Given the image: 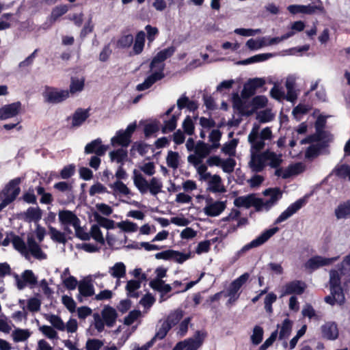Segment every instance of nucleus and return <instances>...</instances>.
Returning a JSON list of instances; mask_svg holds the SVG:
<instances>
[{
	"label": "nucleus",
	"instance_id": "1",
	"mask_svg": "<svg viewBox=\"0 0 350 350\" xmlns=\"http://www.w3.org/2000/svg\"><path fill=\"white\" fill-rule=\"evenodd\" d=\"M175 50L176 49L174 46H170L157 53L155 57L152 59L150 67L151 69L157 68H158V70L148 76L143 83L137 85L136 89L138 91H144L148 89L155 82L164 77V64H163V62L168 57H170L174 53Z\"/></svg>",
	"mask_w": 350,
	"mask_h": 350
},
{
	"label": "nucleus",
	"instance_id": "2",
	"mask_svg": "<svg viewBox=\"0 0 350 350\" xmlns=\"http://www.w3.org/2000/svg\"><path fill=\"white\" fill-rule=\"evenodd\" d=\"M12 243L14 249L27 260L31 256L40 260L46 258V254L31 235L27 236V243L18 236H14Z\"/></svg>",
	"mask_w": 350,
	"mask_h": 350
},
{
	"label": "nucleus",
	"instance_id": "3",
	"mask_svg": "<svg viewBox=\"0 0 350 350\" xmlns=\"http://www.w3.org/2000/svg\"><path fill=\"white\" fill-rule=\"evenodd\" d=\"M329 288L343 291L341 285L347 286L350 283V254L344 257L338 265V269H332L329 272Z\"/></svg>",
	"mask_w": 350,
	"mask_h": 350
},
{
	"label": "nucleus",
	"instance_id": "4",
	"mask_svg": "<svg viewBox=\"0 0 350 350\" xmlns=\"http://www.w3.org/2000/svg\"><path fill=\"white\" fill-rule=\"evenodd\" d=\"M273 137L272 131L269 127H265L260 131V125L254 124L247 136V141L250 145V150H262L266 145V142L271 141Z\"/></svg>",
	"mask_w": 350,
	"mask_h": 350
},
{
	"label": "nucleus",
	"instance_id": "5",
	"mask_svg": "<svg viewBox=\"0 0 350 350\" xmlns=\"http://www.w3.org/2000/svg\"><path fill=\"white\" fill-rule=\"evenodd\" d=\"M20 183V178L13 179L9 182L4 189L0 193V200H1L0 203V211L12 202L18 196L21 191L18 186Z\"/></svg>",
	"mask_w": 350,
	"mask_h": 350
},
{
	"label": "nucleus",
	"instance_id": "6",
	"mask_svg": "<svg viewBox=\"0 0 350 350\" xmlns=\"http://www.w3.org/2000/svg\"><path fill=\"white\" fill-rule=\"evenodd\" d=\"M249 278L250 274L245 273L230 284L225 295L226 297H229L228 303L232 304L238 299L239 297V290L241 286L247 282Z\"/></svg>",
	"mask_w": 350,
	"mask_h": 350
},
{
	"label": "nucleus",
	"instance_id": "7",
	"mask_svg": "<svg viewBox=\"0 0 350 350\" xmlns=\"http://www.w3.org/2000/svg\"><path fill=\"white\" fill-rule=\"evenodd\" d=\"M205 334L198 331L193 338L178 342L172 350H197L202 344Z\"/></svg>",
	"mask_w": 350,
	"mask_h": 350
},
{
	"label": "nucleus",
	"instance_id": "8",
	"mask_svg": "<svg viewBox=\"0 0 350 350\" xmlns=\"http://www.w3.org/2000/svg\"><path fill=\"white\" fill-rule=\"evenodd\" d=\"M250 160L248 166L254 172H260L266 167L265 151L250 150Z\"/></svg>",
	"mask_w": 350,
	"mask_h": 350
},
{
	"label": "nucleus",
	"instance_id": "9",
	"mask_svg": "<svg viewBox=\"0 0 350 350\" xmlns=\"http://www.w3.org/2000/svg\"><path fill=\"white\" fill-rule=\"evenodd\" d=\"M206 203L203 211L210 217L219 215L226 208V201H213L211 198H206Z\"/></svg>",
	"mask_w": 350,
	"mask_h": 350
},
{
	"label": "nucleus",
	"instance_id": "10",
	"mask_svg": "<svg viewBox=\"0 0 350 350\" xmlns=\"http://www.w3.org/2000/svg\"><path fill=\"white\" fill-rule=\"evenodd\" d=\"M263 194L265 196H269V199L264 200L261 198V204H260V211L269 210L273 204L282 198V193L279 188H270L266 189Z\"/></svg>",
	"mask_w": 350,
	"mask_h": 350
},
{
	"label": "nucleus",
	"instance_id": "11",
	"mask_svg": "<svg viewBox=\"0 0 350 350\" xmlns=\"http://www.w3.org/2000/svg\"><path fill=\"white\" fill-rule=\"evenodd\" d=\"M278 230L279 228L278 227H275L265 230L256 239L251 241L250 243L243 246V248L241 250L240 252H245L252 248L257 247L262 245L266 241H267L273 235H274Z\"/></svg>",
	"mask_w": 350,
	"mask_h": 350
},
{
	"label": "nucleus",
	"instance_id": "12",
	"mask_svg": "<svg viewBox=\"0 0 350 350\" xmlns=\"http://www.w3.org/2000/svg\"><path fill=\"white\" fill-rule=\"evenodd\" d=\"M339 257L325 258L316 256L310 258L304 265L306 269L315 270L321 267L332 265L338 260Z\"/></svg>",
	"mask_w": 350,
	"mask_h": 350
},
{
	"label": "nucleus",
	"instance_id": "13",
	"mask_svg": "<svg viewBox=\"0 0 350 350\" xmlns=\"http://www.w3.org/2000/svg\"><path fill=\"white\" fill-rule=\"evenodd\" d=\"M203 181L206 183V190L210 192L222 193L226 191L222 179L218 174H210L209 176Z\"/></svg>",
	"mask_w": 350,
	"mask_h": 350
},
{
	"label": "nucleus",
	"instance_id": "14",
	"mask_svg": "<svg viewBox=\"0 0 350 350\" xmlns=\"http://www.w3.org/2000/svg\"><path fill=\"white\" fill-rule=\"evenodd\" d=\"M260 203L261 198H256L253 194L239 196L234 200V204L237 207L249 208L252 206H254L258 211H260Z\"/></svg>",
	"mask_w": 350,
	"mask_h": 350
},
{
	"label": "nucleus",
	"instance_id": "15",
	"mask_svg": "<svg viewBox=\"0 0 350 350\" xmlns=\"http://www.w3.org/2000/svg\"><path fill=\"white\" fill-rule=\"evenodd\" d=\"M333 136L329 132L325 131H317L314 135H310L301 140V144L311 143L314 142H320L322 147H325L329 143L332 142Z\"/></svg>",
	"mask_w": 350,
	"mask_h": 350
},
{
	"label": "nucleus",
	"instance_id": "16",
	"mask_svg": "<svg viewBox=\"0 0 350 350\" xmlns=\"http://www.w3.org/2000/svg\"><path fill=\"white\" fill-rule=\"evenodd\" d=\"M14 278L18 289H23L26 284L34 286L37 284L38 280L36 276L31 270H25L21 275V278L17 275H14Z\"/></svg>",
	"mask_w": 350,
	"mask_h": 350
},
{
	"label": "nucleus",
	"instance_id": "17",
	"mask_svg": "<svg viewBox=\"0 0 350 350\" xmlns=\"http://www.w3.org/2000/svg\"><path fill=\"white\" fill-rule=\"evenodd\" d=\"M44 98L47 102L57 103L66 100L69 96L68 90H57L48 88L44 93Z\"/></svg>",
	"mask_w": 350,
	"mask_h": 350
},
{
	"label": "nucleus",
	"instance_id": "18",
	"mask_svg": "<svg viewBox=\"0 0 350 350\" xmlns=\"http://www.w3.org/2000/svg\"><path fill=\"white\" fill-rule=\"evenodd\" d=\"M306 201L305 199L301 198L299 199L292 204H291L284 211H283L280 216L276 219L275 224L281 223L289 217H291L293 215L297 213L302 206H304L306 204Z\"/></svg>",
	"mask_w": 350,
	"mask_h": 350
},
{
	"label": "nucleus",
	"instance_id": "19",
	"mask_svg": "<svg viewBox=\"0 0 350 350\" xmlns=\"http://www.w3.org/2000/svg\"><path fill=\"white\" fill-rule=\"evenodd\" d=\"M187 161L191 164L196 169L197 174L199 175V180L203 181L211 174L208 172L207 164H204L202 160L198 159L196 157L188 156Z\"/></svg>",
	"mask_w": 350,
	"mask_h": 350
},
{
	"label": "nucleus",
	"instance_id": "20",
	"mask_svg": "<svg viewBox=\"0 0 350 350\" xmlns=\"http://www.w3.org/2000/svg\"><path fill=\"white\" fill-rule=\"evenodd\" d=\"M108 273L111 277L116 280L115 288H117L120 285V279L126 276V265L122 262H116L109 268Z\"/></svg>",
	"mask_w": 350,
	"mask_h": 350
},
{
	"label": "nucleus",
	"instance_id": "21",
	"mask_svg": "<svg viewBox=\"0 0 350 350\" xmlns=\"http://www.w3.org/2000/svg\"><path fill=\"white\" fill-rule=\"evenodd\" d=\"M58 218L59 223L65 227L68 226L74 227L77 226V223H80L77 216L68 210H60L58 213Z\"/></svg>",
	"mask_w": 350,
	"mask_h": 350
},
{
	"label": "nucleus",
	"instance_id": "22",
	"mask_svg": "<svg viewBox=\"0 0 350 350\" xmlns=\"http://www.w3.org/2000/svg\"><path fill=\"white\" fill-rule=\"evenodd\" d=\"M21 109V103L15 102L0 109V120H6L17 116Z\"/></svg>",
	"mask_w": 350,
	"mask_h": 350
},
{
	"label": "nucleus",
	"instance_id": "23",
	"mask_svg": "<svg viewBox=\"0 0 350 350\" xmlns=\"http://www.w3.org/2000/svg\"><path fill=\"white\" fill-rule=\"evenodd\" d=\"M107 149L108 146L102 144V140L98 138L85 146V152L86 154L94 153L97 156H103L105 154Z\"/></svg>",
	"mask_w": 350,
	"mask_h": 350
},
{
	"label": "nucleus",
	"instance_id": "24",
	"mask_svg": "<svg viewBox=\"0 0 350 350\" xmlns=\"http://www.w3.org/2000/svg\"><path fill=\"white\" fill-rule=\"evenodd\" d=\"M306 288V284L304 282L295 280L285 284L282 295L284 296L293 293L301 295L304 292Z\"/></svg>",
	"mask_w": 350,
	"mask_h": 350
},
{
	"label": "nucleus",
	"instance_id": "25",
	"mask_svg": "<svg viewBox=\"0 0 350 350\" xmlns=\"http://www.w3.org/2000/svg\"><path fill=\"white\" fill-rule=\"evenodd\" d=\"M133 180L134 185L137 187V189L142 194H144L148 191L149 182L137 169H135L133 171Z\"/></svg>",
	"mask_w": 350,
	"mask_h": 350
},
{
	"label": "nucleus",
	"instance_id": "26",
	"mask_svg": "<svg viewBox=\"0 0 350 350\" xmlns=\"http://www.w3.org/2000/svg\"><path fill=\"white\" fill-rule=\"evenodd\" d=\"M322 336L330 340H336L338 336L337 325L334 322H326L321 327Z\"/></svg>",
	"mask_w": 350,
	"mask_h": 350
},
{
	"label": "nucleus",
	"instance_id": "27",
	"mask_svg": "<svg viewBox=\"0 0 350 350\" xmlns=\"http://www.w3.org/2000/svg\"><path fill=\"white\" fill-rule=\"evenodd\" d=\"M296 78L293 75L288 76L285 81L286 89V100L290 102H295L297 98V93L295 90Z\"/></svg>",
	"mask_w": 350,
	"mask_h": 350
},
{
	"label": "nucleus",
	"instance_id": "28",
	"mask_svg": "<svg viewBox=\"0 0 350 350\" xmlns=\"http://www.w3.org/2000/svg\"><path fill=\"white\" fill-rule=\"evenodd\" d=\"M213 150V149L208 144L203 141H198L196 144L194 154H191L189 156H194L198 159L203 160V159L208 156Z\"/></svg>",
	"mask_w": 350,
	"mask_h": 350
},
{
	"label": "nucleus",
	"instance_id": "29",
	"mask_svg": "<svg viewBox=\"0 0 350 350\" xmlns=\"http://www.w3.org/2000/svg\"><path fill=\"white\" fill-rule=\"evenodd\" d=\"M330 295L326 296L325 301L332 306L334 304L342 305L345 301V297L343 291H339L334 288H329Z\"/></svg>",
	"mask_w": 350,
	"mask_h": 350
},
{
	"label": "nucleus",
	"instance_id": "30",
	"mask_svg": "<svg viewBox=\"0 0 350 350\" xmlns=\"http://www.w3.org/2000/svg\"><path fill=\"white\" fill-rule=\"evenodd\" d=\"M42 216V211L38 206L29 207L23 214V219L28 223H37L41 219Z\"/></svg>",
	"mask_w": 350,
	"mask_h": 350
},
{
	"label": "nucleus",
	"instance_id": "31",
	"mask_svg": "<svg viewBox=\"0 0 350 350\" xmlns=\"http://www.w3.org/2000/svg\"><path fill=\"white\" fill-rule=\"evenodd\" d=\"M266 165L271 168H278L280 167L283 162L282 154H277L269 150H265Z\"/></svg>",
	"mask_w": 350,
	"mask_h": 350
},
{
	"label": "nucleus",
	"instance_id": "32",
	"mask_svg": "<svg viewBox=\"0 0 350 350\" xmlns=\"http://www.w3.org/2000/svg\"><path fill=\"white\" fill-rule=\"evenodd\" d=\"M101 315L105 324L108 327H113L118 317V314L113 308L109 306H105L101 312Z\"/></svg>",
	"mask_w": 350,
	"mask_h": 350
},
{
	"label": "nucleus",
	"instance_id": "33",
	"mask_svg": "<svg viewBox=\"0 0 350 350\" xmlns=\"http://www.w3.org/2000/svg\"><path fill=\"white\" fill-rule=\"evenodd\" d=\"M90 116L89 109H77L72 116V126L78 127L81 126Z\"/></svg>",
	"mask_w": 350,
	"mask_h": 350
},
{
	"label": "nucleus",
	"instance_id": "34",
	"mask_svg": "<svg viewBox=\"0 0 350 350\" xmlns=\"http://www.w3.org/2000/svg\"><path fill=\"white\" fill-rule=\"evenodd\" d=\"M111 161L116 162L120 165H123L128 159V152L124 148L111 151L109 153Z\"/></svg>",
	"mask_w": 350,
	"mask_h": 350
},
{
	"label": "nucleus",
	"instance_id": "35",
	"mask_svg": "<svg viewBox=\"0 0 350 350\" xmlns=\"http://www.w3.org/2000/svg\"><path fill=\"white\" fill-rule=\"evenodd\" d=\"M130 142L131 138L122 130L118 131L116 135L111 139V144L113 146L120 145L122 148L127 147Z\"/></svg>",
	"mask_w": 350,
	"mask_h": 350
},
{
	"label": "nucleus",
	"instance_id": "36",
	"mask_svg": "<svg viewBox=\"0 0 350 350\" xmlns=\"http://www.w3.org/2000/svg\"><path fill=\"white\" fill-rule=\"evenodd\" d=\"M141 283V280H130L127 281L125 286L127 296L137 298L139 293L137 291L140 288Z\"/></svg>",
	"mask_w": 350,
	"mask_h": 350
},
{
	"label": "nucleus",
	"instance_id": "37",
	"mask_svg": "<svg viewBox=\"0 0 350 350\" xmlns=\"http://www.w3.org/2000/svg\"><path fill=\"white\" fill-rule=\"evenodd\" d=\"M145 33L143 31H139L136 34L135 40L133 39V51L135 55H139L143 51L145 45Z\"/></svg>",
	"mask_w": 350,
	"mask_h": 350
},
{
	"label": "nucleus",
	"instance_id": "38",
	"mask_svg": "<svg viewBox=\"0 0 350 350\" xmlns=\"http://www.w3.org/2000/svg\"><path fill=\"white\" fill-rule=\"evenodd\" d=\"M44 318L55 329L59 331H64L66 329V325L59 316L52 314H45Z\"/></svg>",
	"mask_w": 350,
	"mask_h": 350
},
{
	"label": "nucleus",
	"instance_id": "39",
	"mask_svg": "<svg viewBox=\"0 0 350 350\" xmlns=\"http://www.w3.org/2000/svg\"><path fill=\"white\" fill-rule=\"evenodd\" d=\"M31 336V332L27 329L16 328L12 332L11 337L15 342H24Z\"/></svg>",
	"mask_w": 350,
	"mask_h": 350
},
{
	"label": "nucleus",
	"instance_id": "40",
	"mask_svg": "<svg viewBox=\"0 0 350 350\" xmlns=\"http://www.w3.org/2000/svg\"><path fill=\"white\" fill-rule=\"evenodd\" d=\"M335 215L338 219H346L350 216V202L339 204L335 209Z\"/></svg>",
	"mask_w": 350,
	"mask_h": 350
},
{
	"label": "nucleus",
	"instance_id": "41",
	"mask_svg": "<svg viewBox=\"0 0 350 350\" xmlns=\"http://www.w3.org/2000/svg\"><path fill=\"white\" fill-rule=\"evenodd\" d=\"M150 286L159 292L167 293L172 291L170 284H165L163 280L154 279L150 282Z\"/></svg>",
	"mask_w": 350,
	"mask_h": 350
},
{
	"label": "nucleus",
	"instance_id": "42",
	"mask_svg": "<svg viewBox=\"0 0 350 350\" xmlns=\"http://www.w3.org/2000/svg\"><path fill=\"white\" fill-rule=\"evenodd\" d=\"M48 228L50 237L53 241L62 244L66 243L67 239L64 232H61L51 226H49Z\"/></svg>",
	"mask_w": 350,
	"mask_h": 350
},
{
	"label": "nucleus",
	"instance_id": "43",
	"mask_svg": "<svg viewBox=\"0 0 350 350\" xmlns=\"http://www.w3.org/2000/svg\"><path fill=\"white\" fill-rule=\"evenodd\" d=\"M68 11V7L66 5H60L55 7L51 12L49 17V21L51 24L55 23L59 17L65 14Z\"/></svg>",
	"mask_w": 350,
	"mask_h": 350
},
{
	"label": "nucleus",
	"instance_id": "44",
	"mask_svg": "<svg viewBox=\"0 0 350 350\" xmlns=\"http://www.w3.org/2000/svg\"><path fill=\"white\" fill-rule=\"evenodd\" d=\"M180 155L178 152L170 150L167 152L166 162L168 167L177 169L179 166Z\"/></svg>",
	"mask_w": 350,
	"mask_h": 350
},
{
	"label": "nucleus",
	"instance_id": "45",
	"mask_svg": "<svg viewBox=\"0 0 350 350\" xmlns=\"http://www.w3.org/2000/svg\"><path fill=\"white\" fill-rule=\"evenodd\" d=\"M94 217L96 222L106 229H113L116 226L113 220L102 217L98 213H94Z\"/></svg>",
	"mask_w": 350,
	"mask_h": 350
},
{
	"label": "nucleus",
	"instance_id": "46",
	"mask_svg": "<svg viewBox=\"0 0 350 350\" xmlns=\"http://www.w3.org/2000/svg\"><path fill=\"white\" fill-rule=\"evenodd\" d=\"M221 137V133L218 129L213 130L208 135L209 142L211 144L209 146L213 149H217L220 146L219 141Z\"/></svg>",
	"mask_w": 350,
	"mask_h": 350
},
{
	"label": "nucleus",
	"instance_id": "47",
	"mask_svg": "<svg viewBox=\"0 0 350 350\" xmlns=\"http://www.w3.org/2000/svg\"><path fill=\"white\" fill-rule=\"evenodd\" d=\"M274 117L275 114L269 109L260 111L256 113V119L261 123L271 122Z\"/></svg>",
	"mask_w": 350,
	"mask_h": 350
},
{
	"label": "nucleus",
	"instance_id": "48",
	"mask_svg": "<svg viewBox=\"0 0 350 350\" xmlns=\"http://www.w3.org/2000/svg\"><path fill=\"white\" fill-rule=\"evenodd\" d=\"M183 317V311L180 309L176 310L172 312L167 317L165 321L168 323L170 326L172 327L178 323V322L182 319Z\"/></svg>",
	"mask_w": 350,
	"mask_h": 350
},
{
	"label": "nucleus",
	"instance_id": "49",
	"mask_svg": "<svg viewBox=\"0 0 350 350\" xmlns=\"http://www.w3.org/2000/svg\"><path fill=\"white\" fill-rule=\"evenodd\" d=\"M85 79L83 77L81 78H72L70 85V92L75 94L77 92H81L84 88Z\"/></svg>",
	"mask_w": 350,
	"mask_h": 350
},
{
	"label": "nucleus",
	"instance_id": "50",
	"mask_svg": "<svg viewBox=\"0 0 350 350\" xmlns=\"http://www.w3.org/2000/svg\"><path fill=\"white\" fill-rule=\"evenodd\" d=\"M246 46L252 51L260 49L266 46V38L262 37L257 40L250 39L246 42Z\"/></svg>",
	"mask_w": 350,
	"mask_h": 350
},
{
	"label": "nucleus",
	"instance_id": "51",
	"mask_svg": "<svg viewBox=\"0 0 350 350\" xmlns=\"http://www.w3.org/2000/svg\"><path fill=\"white\" fill-rule=\"evenodd\" d=\"M80 295L85 297H90L94 294V288L92 284L83 282H81L78 286Z\"/></svg>",
	"mask_w": 350,
	"mask_h": 350
},
{
	"label": "nucleus",
	"instance_id": "52",
	"mask_svg": "<svg viewBox=\"0 0 350 350\" xmlns=\"http://www.w3.org/2000/svg\"><path fill=\"white\" fill-rule=\"evenodd\" d=\"M178 116L173 115L168 120H165L163 122V126L161 129L163 133H167L173 131L177 124Z\"/></svg>",
	"mask_w": 350,
	"mask_h": 350
},
{
	"label": "nucleus",
	"instance_id": "53",
	"mask_svg": "<svg viewBox=\"0 0 350 350\" xmlns=\"http://www.w3.org/2000/svg\"><path fill=\"white\" fill-rule=\"evenodd\" d=\"M162 187L163 185L160 180L156 177H153L149 182L148 191L152 195L156 196L161 191Z\"/></svg>",
	"mask_w": 350,
	"mask_h": 350
},
{
	"label": "nucleus",
	"instance_id": "54",
	"mask_svg": "<svg viewBox=\"0 0 350 350\" xmlns=\"http://www.w3.org/2000/svg\"><path fill=\"white\" fill-rule=\"evenodd\" d=\"M116 227L126 232H134L137 230V225L129 220L122 221L116 224Z\"/></svg>",
	"mask_w": 350,
	"mask_h": 350
},
{
	"label": "nucleus",
	"instance_id": "55",
	"mask_svg": "<svg viewBox=\"0 0 350 350\" xmlns=\"http://www.w3.org/2000/svg\"><path fill=\"white\" fill-rule=\"evenodd\" d=\"M171 328L168 323L164 321L161 323L160 327L157 331L154 336L152 338V340L154 342L157 339L161 340L164 338Z\"/></svg>",
	"mask_w": 350,
	"mask_h": 350
},
{
	"label": "nucleus",
	"instance_id": "56",
	"mask_svg": "<svg viewBox=\"0 0 350 350\" xmlns=\"http://www.w3.org/2000/svg\"><path fill=\"white\" fill-rule=\"evenodd\" d=\"M291 329H292V322L288 319H286L283 321V323L280 327V333H279V338L283 339V338H287L291 334Z\"/></svg>",
	"mask_w": 350,
	"mask_h": 350
},
{
	"label": "nucleus",
	"instance_id": "57",
	"mask_svg": "<svg viewBox=\"0 0 350 350\" xmlns=\"http://www.w3.org/2000/svg\"><path fill=\"white\" fill-rule=\"evenodd\" d=\"M265 84V80L260 78H256L251 80L248 84H247L244 90H248L250 92V94H254V91L256 88L262 87Z\"/></svg>",
	"mask_w": 350,
	"mask_h": 350
},
{
	"label": "nucleus",
	"instance_id": "58",
	"mask_svg": "<svg viewBox=\"0 0 350 350\" xmlns=\"http://www.w3.org/2000/svg\"><path fill=\"white\" fill-rule=\"evenodd\" d=\"M263 329L259 325L254 326L251 336V341L252 344L257 345L260 344L263 337Z\"/></svg>",
	"mask_w": 350,
	"mask_h": 350
},
{
	"label": "nucleus",
	"instance_id": "59",
	"mask_svg": "<svg viewBox=\"0 0 350 350\" xmlns=\"http://www.w3.org/2000/svg\"><path fill=\"white\" fill-rule=\"evenodd\" d=\"M334 173L336 176L345 178H348L350 180V166L347 165H341L335 167L334 170Z\"/></svg>",
	"mask_w": 350,
	"mask_h": 350
},
{
	"label": "nucleus",
	"instance_id": "60",
	"mask_svg": "<svg viewBox=\"0 0 350 350\" xmlns=\"http://www.w3.org/2000/svg\"><path fill=\"white\" fill-rule=\"evenodd\" d=\"M110 187L113 189L115 192L119 193L124 196H128L131 193L130 189L123 182L120 180L116 181L114 183L111 185Z\"/></svg>",
	"mask_w": 350,
	"mask_h": 350
},
{
	"label": "nucleus",
	"instance_id": "61",
	"mask_svg": "<svg viewBox=\"0 0 350 350\" xmlns=\"http://www.w3.org/2000/svg\"><path fill=\"white\" fill-rule=\"evenodd\" d=\"M39 330L49 339H57L58 334L55 328L49 325H42L39 327Z\"/></svg>",
	"mask_w": 350,
	"mask_h": 350
},
{
	"label": "nucleus",
	"instance_id": "62",
	"mask_svg": "<svg viewBox=\"0 0 350 350\" xmlns=\"http://www.w3.org/2000/svg\"><path fill=\"white\" fill-rule=\"evenodd\" d=\"M237 143L238 142L237 139H232L226 143L221 148L222 152L228 156L234 155Z\"/></svg>",
	"mask_w": 350,
	"mask_h": 350
},
{
	"label": "nucleus",
	"instance_id": "63",
	"mask_svg": "<svg viewBox=\"0 0 350 350\" xmlns=\"http://www.w3.org/2000/svg\"><path fill=\"white\" fill-rule=\"evenodd\" d=\"M90 235V237H92L96 242L100 244L105 243V239L98 225L94 224L91 227Z\"/></svg>",
	"mask_w": 350,
	"mask_h": 350
},
{
	"label": "nucleus",
	"instance_id": "64",
	"mask_svg": "<svg viewBox=\"0 0 350 350\" xmlns=\"http://www.w3.org/2000/svg\"><path fill=\"white\" fill-rule=\"evenodd\" d=\"M288 178L297 175L305 170V165L302 163L292 164L286 167Z\"/></svg>",
	"mask_w": 350,
	"mask_h": 350
}]
</instances>
